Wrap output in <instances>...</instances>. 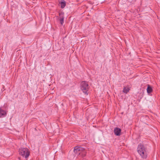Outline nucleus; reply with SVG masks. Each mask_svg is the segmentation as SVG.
Segmentation results:
<instances>
[{"label":"nucleus","mask_w":160,"mask_h":160,"mask_svg":"<svg viewBox=\"0 0 160 160\" xmlns=\"http://www.w3.org/2000/svg\"><path fill=\"white\" fill-rule=\"evenodd\" d=\"M60 18L59 20L61 24L62 25L63 23V19H64V12H61L59 13Z\"/></svg>","instance_id":"6"},{"label":"nucleus","mask_w":160,"mask_h":160,"mask_svg":"<svg viewBox=\"0 0 160 160\" xmlns=\"http://www.w3.org/2000/svg\"><path fill=\"white\" fill-rule=\"evenodd\" d=\"M81 88L84 93H86L88 89V82L84 81H82L81 84Z\"/></svg>","instance_id":"4"},{"label":"nucleus","mask_w":160,"mask_h":160,"mask_svg":"<svg viewBox=\"0 0 160 160\" xmlns=\"http://www.w3.org/2000/svg\"><path fill=\"white\" fill-rule=\"evenodd\" d=\"M74 152L75 153L78 154L79 157L83 158L86 154V152L83 148L76 147L75 148Z\"/></svg>","instance_id":"2"},{"label":"nucleus","mask_w":160,"mask_h":160,"mask_svg":"<svg viewBox=\"0 0 160 160\" xmlns=\"http://www.w3.org/2000/svg\"><path fill=\"white\" fill-rule=\"evenodd\" d=\"M129 90L130 88H129L126 87L123 88V92L124 93H127L129 91Z\"/></svg>","instance_id":"9"},{"label":"nucleus","mask_w":160,"mask_h":160,"mask_svg":"<svg viewBox=\"0 0 160 160\" xmlns=\"http://www.w3.org/2000/svg\"><path fill=\"white\" fill-rule=\"evenodd\" d=\"M152 88L150 87V86L148 85V88H147V92L148 93H149L152 92Z\"/></svg>","instance_id":"10"},{"label":"nucleus","mask_w":160,"mask_h":160,"mask_svg":"<svg viewBox=\"0 0 160 160\" xmlns=\"http://www.w3.org/2000/svg\"><path fill=\"white\" fill-rule=\"evenodd\" d=\"M19 152L20 154L25 158H27L29 155V151L27 148H21L19 149Z\"/></svg>","instance_id":"3"},{"label":"nucleus","mask_w":160,"mask_h":160,"mask_svg":"<svg viewBox=\"0 0 160 160\" xmlns=\"http://www.w3.org/2000/svg\"><path fill=\"white\" fill-rule=\"evenodd\" d=\"M61 4V8H63L66 6V2L64 0L62 1L60 3Z\"/></svg>","instance_id":"8"},{"label":"nucleus","mask_w":160,"mask_h":160,"mask_svg":"<svg viewBox=\"0 0 160 160\" xmlns=\"http://www.w3.org/2000/svg\"><path fill=\"white\" fill-rule=\"evenodd\" d=\"M137 151L138 153L143 158H146L148 156V152L146 148L142 145L139 144L137 148Z\"/></svg>","instance_id":"1"},{"label":"nucleus","mask_w":160,"mask_h":160,"mask_svg":"<svg viewBox=\"0 0 160 160\" xmlns=\"http://www.w3.org/2000/svg\"><path fill=\"white\" fill-rule=\"evenodd\" d=\"M114 132L115 135L119 136L121 134V129L118 128H115L114 129Z\"/></svg>","instance_id":"5"},{"label":"nucleus","mask_w":160,"mask_h":160,"mask_svg":"<svg viewBox=\"0 0 160 160\" xmlns=\"http://www.w3.org/2000/svg\"><path fill=\"white\" fill-rule=\"evenodd\" d=\"M6 114V111L0 108V118L5 116Z\"/></svg>","instance_id":"7"}]
</instances>
